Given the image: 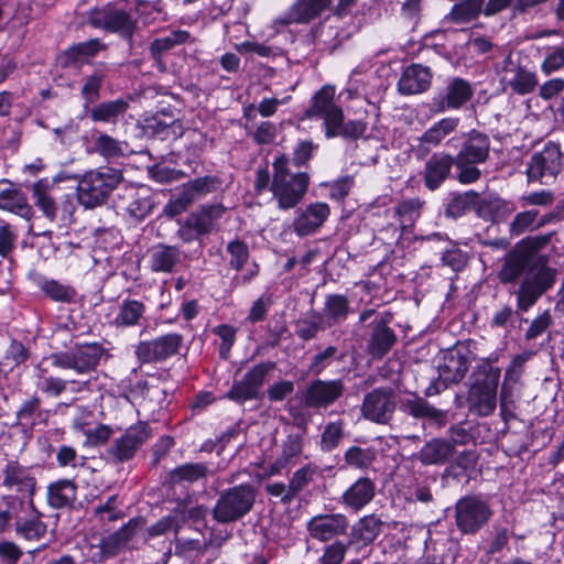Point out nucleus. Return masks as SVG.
I'll use <instances>...</instances> for the list:
<instances>
[{"instance_id":"obj_2","label":"nucleus","mask_w":564,"mask_h":564,"mask_svg":"<svg viewBox=\"0 0 564 564\" xmlns=\"http://www.w3.org/2000/svg\"><path fill=\"white\" fill-rule=\"evenodd\" d=\"M500 373V369L488 361H481L474 368L466 398L471 414L485 417L495 412Z\"/></svg>"},{"instance_id":"obj_12","label":"nucleus","mask_w":564,"mask_h":564,"mask_svg":"<svg viewBox=\"0 0 564 564\" xmlns=\"http://www.w3.org/2000/svg\"><path fill=\"white\" fill-rule=\"evenodd\" d=\"M563 166V154L560 145L549 142L544 149L535 153L528 165V177L531 181L547 183L561 172Z\"/></svg>"},{"instance_id":"obj_13","label":"nucleus","mask_w":564,"mask_h":564,"mask_svg":"<svg viewBox=\"0 0 564 564\" xmlns=\"http://www.w3.org/2000/svg\"><path fill=\"white\" fill-rule=\"evenodd\" d=\"M345 389L343 379H315L303 391V402L310 409H326L344 395Z\"/></svg>"},{"instance_id":"obj_10","label":"nucleus","mask_w":564,"mask_h":564,"mask_svg":"<svg viewBox=\"0 0 564 564\" xmlns=\"http://www.w3.org/2000/svg\"><path fill=\"white\" fill-rule=\"evenodd\" d=\"M104 348L97 343L76 345L72 350L51 356L52 364L63 369H74L77 373H88L97 367Z\"/></svg>"},{"instance_id":"obj_36","label":"nucleus","mask_w":564,"mask_h":564,"mask_svg":"<svg viewBox=\"0 0 564 564\" xmlns=\"http://www.w3.org/2000/svg\"><path fill=\"white\" fill-rule=\"evenodd\" d=\"M210 474L205 463H186L172 469L169 480L172 486L193 484L206 479Z\"/></svg>"},{"instance_id":"obj_25","label":"nucleus","mask_w":564,"mask_h":564,"mask_svg":"<svg viewBox=\"0 0 564 564\" xmlns=\"http://www.w3.org/2000/svg\"><path fill=\"white\" fill-rule=\"evenodd\" d=\"M397 335L392 328L388 326L386 318H380L373 323L367 344V352L373 359L383 358L395 345Z\"/></svg>"},{"instance_id":"obj_47","label":"nucleus","mask_w":564,"mask_h":564,"mask_svg":"<svg viewBox=\"0 0 564 564\" xmlns=\"http://www.w3.org/2000/svg\"><path fill=\"white\" fill-rule=\"evenodd\" d=\"M47 525L39 517L17 520L15 533L26 541H39L46 534Z\"/></svg>"},{"instance_id":"obj_58","label":"nucleus","mask_w":564,"mask_h":564,"mask_svg":"<svg viewBox=\"0 0 564 564\" xmlns=\"http://www.w3.org/2000/svg\"><path fill=\"white\" fill-rule=\"evenodd\" d=\"M532 357V352L524 351L522 354L516 355L509 367L506 369L505 378L502 384L513 386L519 382L522 373L524 364Z\"/></svg>"},{"instance_id":"obj_50","label":"nucleus","mask_w":564,"mask_h":564,"mask_svg":"<svg viewBox=\"0 0 564 564\" xmlns=\"http://www.w3.org/2000/svg\"><path fill=\"white\" fill-rule=\"evenodd\" d=\"M106 44L101 43L98 39H91L72 45L65 54L69 61L79 62L97 55L100 51L106 50Z\"/></svg>"},{"instance_id":"obj_39","label":"nucleus","mask_w":564,"mask_h":564,"mask_svg":"<svg viewBox=\"0 0 564 564\" xmlns=\"http://www.w3.org/2000/svg\"><path fill=\"white\" fill-rule=\"evenodd\" d=\"M547 223V218L539 217V210L530 209L518 213L509 225V234L511 237H518L527 231L539 229Z\"/></svg>"},{"instance_id":"obj_40","label":"nucleus","mask_w":564,"mask_h":564,"mask_svg":"<svg viewBox=\"0 0 564 564\" xmlns=\"http://www.w3.org/2000/svg\"><path fill=\"white\" fill-rule=\"evenodd\" d=\"M17 425L32 429L36 422L43 419L42 400L33 395L24 400L15 412Z\"/></svg>"},{"instance_id":"obj_24","label":"nucleus","mask_w":564,"mask_h":564,"mask_svg":"<svg viewBox=\"0 0 564 564\" xmlns=\"http://www.w3.org/2000/svg\"><path fill=\"white\" fill-rule=\"evenodd\" d=\"M383 521L376 514H368L355 522L348 535L347 543L356 552L371 545L380 535Z\"/></svg>"},{"instance_id":"obj_6","label":"nucleus","mask_w":564,"mask_h":564,"mask_svg":"<svg viewBox=\"0 0 564 564\" xmlns=\"http://www.w3.org/2000/svg\"><path fill=\"white\" fill-rule=\"evenodd\" d=\"M121 180V173L110 167L85 173L77 185L78 203L86 209L104 205Z\"/></svg>"},{"instance_id":"obj_29","label":"nucleus","mask_w":564,"mask_h":564,"mask_svg":"<svg viewBox=\"0 0 564 564\" xmlns=\"http://www.w3.org/2000/svg\"><path fill=\"white\" fill-rule=\"evenodd\" d=\"M329 213V207L325 203L311 204L294 219L293 229L301 237L308 236L326 221Z\"/></svg>"},{"instance_id":"obj_20","label":"nucleus","mask_w":564,"mask_h":564,"mask_svg":"<svg viewBox=\"0 0 564 564\" xmlns=\"http://www.w3.org/2000/svg\"><path fill=\"white\" fill-rule=\"evenodd\" d=\"M455 158L445 152L433 153L425 162L422 171L424 185L430 191H436L451 176Z\"/></svg>"},{"instance_id":"obj_3","label":"nucleus","mask_w":564,"mask_h":564,"mask_svg":"<svg viewBox=\"0 0 564 564\" xmlns=\"http://www.w3.org/2000/svg\"><path fill=\"white\" fill-rule=\"evenodd\" d=\"M491 142L486 133L471 130L463 141L456 160V180L463 185L478 182L482 172L479 165L486 163L490 156Z\"/></svg>"},{"instance_id":"obj_55","label":"nucleus","mask_w":564,"mask_h":564,"mask_svg":"<svg viewBox=\"0 0 564 564\" xmlns=\"http://www.w3.org/2000/svg\"><path fill=\"white\" fill-rule=\"evenodd\" d=\"M316 474L317 467L312 464H307L293 473L289 485L295 498L314 480Z\"/></svg>"},{"instance_id":"obj_27","label":"nucleus","mask_w":564,"mask_h":564,"mask_svg":"<svg viewBox=\"0 0 564 564\" xmlns=\"http://www.w3.org/2000/svg\"><path fill=\"white\" fill-rule=\"evenodd\" d=\"M469 369V360L466 354L458 349L447 351L438 366V379L445 387L458 383Z\"/></svg>"},{"instance_id":"obj_14","label":"nucleus","mask_w":564,"mask_h":564,"mask_svg":"<svg viewBox=\"0 0 564 564\" xmlns=\"http://www.w3.org/2000/svg\"><path fill=\"white\" fill-rule=\"evenodd\" d=\"M139 527L140 519L138 517L130 519V521L117 532L106 538L98 539L96 544L89 543L88 556L94 563L115 556L128 544L131 538L137 533Z\"/></svg>"},{"instance_id":"obj_43","label":"nucleus","mask_w":564,"mask_h":564,"mask_svg":"<svg viewBox=\"0 0 564 564\" xmlns=\"http://www.w3.org/2000/svg\"><path fill=\"white\" fill-rule=\"evenodd\" d=\"M34 205L39 207L44 216L54 221L57 216V205L48 193V184L44 180L35 182L32 186Z\"/></svg>"},{"instance_id":"obj_38","label":"nucleus","mask_w":564,"mask_h":564,"mask_svg":"<svg viewBox=\"0 0 564 564\" xmlns=\"http://www.w3.org/2000/svg\"><path fill=\"white\" fill-rule=\"evenodd\" d=\"M459 124V118L447 117L433 123L420 138L422 143L437 147L441 142L452 132H454Z\"/></svg>"},{"instance_id":"obj_63","label":"nucleus","mask_w":564,"mask_h":564,"mask_svg":"<svg viewBox=\"0 0 564 564\" xmlns=\"http://www.w3.org/2000/svg\"><path fill=\"white\" fill-rule=\"evenodd\" d=\"M449 245L451 247L442 253V263L449 267L453 271H462L467 264V256L455 245Z\"/></svg>"},{"instance_id":"obj_33","label":"nucleus","mask_w":564,"mask_h":564,"mask_svg":"<svg viewBox=\"0 0 564 564\" xmlns=\"http://www.w3.org/2000/svg\"><path fill=\"white\" fill-rule=\"evenodd\" d=\"M375 495V482L370 478L361 477L343 494V502L348 508L358 511L367 506Z\"/></svg>"},{"instance_id":"obj_22","label":"nucleus","mask_w":564,"mask_h":564,"mask_svg":"<svg viewBox=\"0 0 564 564\" xmlns=\"http://www.w3.org/2000/svg\"><path fill=\"white\" fill-rule=\"evenodd\" d=\"M334 88L324 86L312 98V105L305 111L307 118H322L324 120L325 131L336 123V119L341 116V108L334 102Z\"/></svg>"},{"instance_id":"obj_26","label":"nucleus","mask_w":564,"mask_h":564,"mask_svg":"<svg viewBox=\"0 0 564 564\" xmlns=\"http://www.w3.org/2000/svg\"><path fill=\"white\" fill-rule=\"evenodd\" d=\"M464 441L454 440L453 442L444 438H432L425 443L414 457L425 466L444 465L449 462L455 453V443Z\"/></svg>"},{"instance_id":"obj_51","label":"nucleus","mask_w":564,"mask_h":564,"mask_svg":"<svg viewBox=\"0 0 564 564\" xmlns=\"http://www.w3.org/2000/svg\"><path fill=\"white\" fill-rule=\"evenodd\" d=\"M484 4L485 0H463L453 7L451 18L456 22H468L479 15Z\"/></svg>"},{"instance_id":"obj_7","label":"nucleus","mask_w":564,"mask_h":564,"mask_svg":"<svg viewBox=\"0 0 564 564\" xmlns=\"http://www.w3.org/2000/svg\"><path fill=\"white\" fill-rule=\"evenodd\" d=\"M455 524L462 534L475 535L491 519L490 505L480 496L467 495L457 500L454 507Z\"/></svg>"},{"instance_id":"obj_19","label":"nucleus","mask_w":564,"mask_h":564,"mask_svg":"<svg viewBox=\"0 0 564 564\" xmlns=\"http://www.w3.org/2000/svg\"><path fill=\"white\" fill-rule=\"evenodd\" d=\"M1 473V485L4 488L15 491L22 496L31 497L34 495L36 480L32 475L30 467L21 465L18 460L9 459Z\"/></svg>"},{"instance_id":"obj_59","label":"nucleus","mask_w":564,"mask_h":564,"mask_svg":"<svg viewBox=\"0 0 564 564\" xmlns=\"http://www.w3.org/2000/svg\"><path fill=\"white\" fill-rule=\"evenodd\" d=\"M227 252L230 254L229 265L236 271H240L249 258L248 246L239 240H232L227 245Z\"/></svg>"},{"instance_id":"obj_54","label":"nucleus","mask_w":564,"mask_h":564,"mask_svg":"<svg viewBox=\"0 0 564 564\" xmlns=\"http://www.w3.org/2000/svg\"><path fill=\"white\" fill-rule=\"evenodd\" d=\"M349 547L347 542L334 540L324 547L317 564H341Z\"/></svg>"},{"instance_id":"obj_5","label":"nucleus","mask_w":564,"mask_h":564,"mask_svg":"<svg viewBox=\"0 0 564 564\" xmlns=\"http://www.w3.org/2000/svg\"><path fill=\"white\" fill-rule=\"evenodd\" d=\"M257 489L251 484H240L223 490L212 510L213 519L221 524L234 523L246 517L253 508Z\"/></svg>"},{"instance_id":"obj_17","label":"nucleus","mask_w":564,"mask_h":564,"mask_svg":"<svg viewBox=\"0 0 564 564\" xmlns=\"http://www.w3.org/2000/svg\"><path fill=\"white\" fill-rule=\"evenodd\" d=\"M474 90L471 85L459 77L451 79L443 93L435 95L432 107L436 112L447 109H459L471 99Z\"/></svg>"},{"instance_id":"obj_46","label":"nucleus","mask_w":564,"mask_h":564,"mask_svg":"<svg viewBox=\"0 0 564 564\" xmlns=\"http://www.w3.org/2000/svg\"><path fill=\"white\" fill-rule=\"evenodd\" d=\"M178 261V250L173 247L159 246L151 252V267L154 271L169 272Z\"/></svg>"},{"instance_id":"obj_28","label":"nucleus","mask_w":564,"mask_h":564,"mask_svg":"<svg viewBox=\"0 0 564 564\" xmlns=\"http://www.w3.org/2000/svg\"><path fill=\"white\" fill-rule=\"evenodd\" d=\"M432 82V72L420 64L408 66L399 82L398 89L401 95H415L427 90Z\"/></svg>"},{"instance_id":"obj_18","label":"nucleus","mask_w":564,"mask_h":564,"mask_svg":"<svg viewBox=\"0 0 564 564\" xmlns=\"http://www.w3.org/2000/svg\"><path fill=\"white\" fill-rule=\"evenodd\" d=\"M333 0H296V2L283 15L273 21V26L280 28L290 24H305L319 17Z\"/></svg>"},{"instance_id":"obj_56","label":"nucleus","mask_w":564,"mask_h":564,"mask_svg":"<svg viewBox=\"0 0 564 564\" xmlns=\"http://www.w3.org/2000/svg\"><path fill=\"white\" fill-rule=\"evenodd\" d=\"M344 437V423L343 421L329 422L321 438V448L324 452H330L338 446Z\"/></svg>"},{"instance_id":"obj_57","label":"nucleus","mask_w":564,"mask_h":564,"mask_svg":"<svg viewBox=\"0 0 564 564\" xmlns=\"http://www.w3.org/2000/svg\"><path fill=\"white\" fill-rule=\"evenodd\" d=\"M141 317V303L138 301H124L115 319L118 326H132L138 324Z\"/></svg>"},{"instance_id":"obj_45","label":"nucleus","mask_w":564,"mask_h":564,"mask_svg":"<svg viewBox=\"0 0 564 564\" xmlns=\"http://www.w3.org/2000/svg\"><path fill=\"white\" fill-rule=\"evenodd\" d=\"M128 109V102L123 99L102 102L90 110V118L94 121L111 122Z\"/></svg>"},{"instance_id":"obj_61","label":"nucleus","mask_w":564,"mask_h":564,"mask_svg":"<svg viewBox=\"0 0 564 564\" xmlns=\"http://www.w3.org/2000/svg\"><path fill=\"white\" fill-rule=\"evenodd\" d=\"M564 67V43L553 46L544 57L541 64V70L545 75H550Z\"/></svg>"},{"instance_id":"obj_30","label":"nucleus","mask_w":564,"mask_h":564,"mask_svg":"<svg viewBox=\"0 0 564 564\" xmlns=\"http://www.w3.org/2000/svg\"><path fill=\"white\" fill-rule=\"evenodd\" d=\"M225 212L226 208L221 204L203 205L187 216L184 227L194 230L197 236L207 235Z\"/></svg>"},{"instance_id":"obj_53","label":"nucleus","mask_w":564,"mask_h":564,"mask_svg":"<svg viewBox=\"0 0 564 564\" xmlns=\"http://www.w3.org/2000/svg\"><path fill=\"white\" fill-rule=\"evenodd\" d=\"M479 195L474 191L455 196L446 207V215L457 218L477 205Z\"/></svg>"},{"instance_id":"obj_49","label":"nucleus","mask_w":564,"mask_h":564,"mask_svg":"<svg viewBox=\"0 0 564 564\" xmlns=\"http://www.w3.org/2000/svg\"><path fill=\"white\" fill-rule=\"evenodd\" d=\"M377 458V451L371 447L362 448L351 446L345 452V462L347 465L358 469H367Z\"/></svg>"},{"instance_id":"obj_16","label":"nucleus","mask_w":564,"mask_h":564,"mask_svg":"<svg viewBox=\"0 0 564 564\" xmlns=\"http://www.w3.org/2000/svg\"><path fill=\"white\" fill-rule=\"evenodd\" d=\"M276 364L274 361H264L252 367L240 381H236L228 391L227 397L236 402H245L256 399L265 377L274 370Z\"/></svg>"},{"instance_id":"obj_21","label":"nucleus","mask_w":564,"mask_h":564,"mask_svg":"<svg viewBox=\"0 0 564 564\" xmlns=\"http://www.w3.org/2000/svg\"><path fill=\"white\" fill-rule=\"evenodd\" d=\"M304 440L301 434H289L281 444L275 460L264 467L262 478L280 475L284 469L295 465L303 453Z\"/></svg>"},{"instance_id":"obj_41","label":"nucleus","mask_w":564,"mask_h":564,"mask_svg":"<svg viewBox=\"0 0 564 564\" xmlns=\"http://www.w3.org/2000/svg\"><path fill=\"white\" fill-rule=\"evenodd\" d=\"M402 410L415 419H426L435 422L443 420L445 415L442 410L434 408L421 397L404 400Z\"/></svg>"},{"instance_id":"obj_23","label":"nucleus","mask_w":564,"mask_h":564,"mask_svg":"<svg viewBox=\"0 0 564 564\" xmlns=\"http://www.w3.org/2000/svg\"><path fill=\"white\" fill-rule=\"evenodd\" d=\"M141 446V426L128 427L121 436L115 438L106 449L109 462L120 464L132 459Z\"/></svg>"},{"instance_id":"obj_42","label":"nucleus","mask_w":564,"mask_h":564,"mask_svg":"<svg viewBox=\"0 0 564 564\" xmlns=\"http://www.w3.org/2000/svg\"><path fill=\"white\" fill-rule=\"evenodd\" d=\"M336 123H332V126L325 131V135L328 139L343 137L345 139H358L362 137L367 130V123L361 120H349L347 122L344 121V112L339 119H336Z\"/></svg>"},{"instance_id":"obj_9","label":"nucleus","mask_w":564,"mask_h":564,"mask_svg":"<svg viewBox=\"0 0 564 564\" xmlns=\"http://www.w3.org/2000/svg\"><path fill=\"white\" fill-rule=\"evenodd\" d=\"M397 404L395 390L389 386L379 387L364 395L360 412L366 420L386 425L393 419Z\"/></svg>"},{"instance_id":"obj_8","label":"nucleus","mask_w":564,"mask_h":564,"mask_svg":"<svg viewBox=\"0 0 564 564\" xmlns=\"http://www.w3.org/2000/svg\"><path fill=\"white\" fill-rule=\"evenodd\" d=\"M220 185V181L216 176L197 177L183 184L177 193L173 195L164 207V213L169 217H175L184 213L196 200L215 192Z\"/></svg>"},{"instance_id":"obj_37","label":"nucleus","mask_w":564,"mask_h":564,"mask_svg":"<svg viewBox=\"0 0 564 564\" xmlns=\"http://www.w3.org/2000/svg\"><path fill=\"white\" fill-rule=\"evenodd\" d=\"M350 313V302L346 295L328 294L325 297L323 314L329 325L339 324L347 319Z\"/></svg>"},{"instance_id":"obj_34","label":"nucleus","mask_w":564,"mask_h":564,"mask_svg":"<svg viewBox=\"0 0 564 564\" xmlns=\"http://www.w3.org/2000/svg\"><path fill=\"white\" fill-rule=\"evenodd\" d=\"M1 183L9 184L10 187L0 191V209L14 213L26 220L31 219L33 208L25 195L20 189L13 188L8 180H2Z\"/></svg>"},{"instance_id":"obj_32","label":"nucleus","mask_w":564,"mask_h":564,"mask_svg":"<svg viewBox=\"0 0 564 564\" xmlns=\"http://www.w3.org/2000/svg\"><path fill=\"white\" fill-rule=\"evenodd\" d=\"M500 83L505 90L510 88L517 95H528L535 90L539 80L534 72L520 65L509 74H502Z\"/></svg>"},{"instance_id":"obj_48","label":"nucleus","mask_w":564,"mask_h":564,"mask_svg":"<svg viewBox=\"0 0 564 564\" xmlns=\"http://www.w3.org/2000/svg\"><path fill=\"white\" fill-rule=\"evenodd\" d=\"M322 329H324L323 315L315 311L310 312L306 317L295 323V334L303 340L315 338Z\"/></svg>"},{"instance_id":"obj_11","label":"nucleus","mask_w":564,"mask_h":564,"mask_svg":"<svg viewBox=\"0 0 564 564\" xmlns=\"http://www.w3.org/2000/svg\"><path fill=\"white\" fill-rule=\"evenodd\" d=\"M88 22L94 28L119 33L127 40H131L138 25V21L128 12L112 6L93 9L89 13Z\"/></svg>"},{"instance_id":"obj_52","label":"nucleus","mask_w":564,"mask_h":564,"mask_svg":"<svg viewBox=\"0 0 564 564\" xmlns=\"http://www.w3.org/2000/svg\"><path fill=\"white\" fill-rule=\"evenodd\" d=\"M423 202L420 198H409L400 202L395 208L403 228L410 227L421 215Z\"/></svg>"},{"instance_id":"obj_35","label":"nucleus","mask_w":564,"mask_h":564,"mask_svg":"<svg viewBox=\"0 0 564 564\" xmlns=\"http://www.w3.org/2000/svg\"><path fill=\"white\" fill-rule=\"evenodd\" d=\"M76 497L77 486L73 480L59 479L47 487V501L54 509L72 507Z\"/></svg>"},{"instance_id":"obj_44","label":"nucleus","mask_w":564,"mask_h":564,"mask_svg":"<svg viewBox=\"0 0 564 564\" xmlns=\"http://www.w3.org/2000/svg\"><path fill=\"white\" fill-rule=\"evenodd\" d=\"M189 39V33L187 31L178 30L173 31L169 35L156 39L152 42L150 46V52L152 57L158 62L161 68H164L161 61L160 55L163 52L170 51L175 45L183 44L187 42Z\"/></svg>"},{"instance_id":"obj_31","label":"nucleus","mask_w":564,"mask_h":564,"mask_svg":"<svg viewBox=\"0 0 564 564\" xmlns=\"http://www.w3.org/2000/svg\"><path fill=\"white\" fill-rule=\"evenodd\" d=\"M183 341L178 334H169L152 341L143 343V362L164 360L175 355Z\"/></svg>"},{"instance_id":"obj_64","label":"nucleus","mask_w":564,"mask_h":564,"mask_svg":"<svg viewBox=\"0 0 564 564\" xmlns=\"http://www.w3.org/2000/svg\"><path fill=\"white\" fill-rule=\"evenodd\" d=\"M117 496H110L106 502L98 505L94 509L95 516L99 518L100 521H116L123 517V513L117 509Z\"/></svg>"},{"instance_id":"obj_4","label":"nucleus","mask_w":564,"mask_h":564,"mask_svg":"<svg viewBox=\"0 0 564 564\" xmlns=\"http://www.w3.org/2000/svg\"><path fill=\"white\" fill-rule=\"evenodd\" d=\"M289 163L285 155L276 158L273 162V178L270 189L282 209L296 206L304 197L310 183L306 173H292Z\"/></svg>"},{"instance_id":"obj_62","label":"nucleus","mask_w":564,"mask_h":564,"mask_svg":"<svg viewBox=\"0 0 564 564\" xmlns=\"http://www.w3.org/2000/svg\"><path fill=\"white\" fill-rule=\"evenodd\" d=\"M43 291L52 300L67 303L72 302L76 294L73 288L61 284L54 280L45 282Z\"/></svg>"},{"instance_id":"obj_1","label":"nucleus","mask_w":564,"mask_h":564,"mask_svg":"<svg viewBox=\"0 0 564 564\" xmlns=\"http://www.w3.org/2000/svg\"><path fill=\"white\" fill-rule=\"evenodd\" d=\"M551 238L552 234L524 238L503 257L498 272L500 282L513 283L523 276L516 291L520 311L527 312L555 283L556 270L547 265L545 256L539 253Z\"/></svg>"},{"instance_id":"obj_60","label":"nucleus","mask_w":564,"mask_h":564,"mask_svg":"<svg viewBox=\"0 0 564 564\" xmlns=\"http://www.w3.org/2000/svg\"><path fill=\"white\" fill-rule=\"evenodd\" d=\"M337 352L338 348L336 346H327L323 351L313 356L308 371L319 376L330 365L332 359L336 357Z\"/></svg>"},{"instance_id":"obj_15","label":"nucleus","mask_w":564,"mask_h":564,"mask_svg":"<svg viewBox=\"0 0 564 564\" xmlns=\"http://www.w3.org/2000/svg\"><path fill=\"white\" fill-rule=\"evenodd\" d=\"M349 520L344 513H318L306 522V531L312 540L326 543L346 534Z\"/></svg>"}]
</instances>
